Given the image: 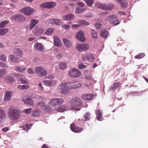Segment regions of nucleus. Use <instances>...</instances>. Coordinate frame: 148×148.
<instances>
[{
	"label": "nucleus",
	"mask_w": 148,
	"mask_h": 148,
	"mask_svg": "<svg viewBox=\"0 0 148 148\" xmlns=\"http://www.w3.org/2000/svg\"><path fill=\"white\" fill-rule=\"evenodd\" d=\"M9 119L12 120H17L20 116V110L17 108L13 106H10L7 113Z\"/></svg>",
	"instance_id": "nucleus-1"
},
{
	"label": "nucleus",
	"mask_w": 148,
	"mask_h": 148,
	"mask_svg": "<svg viewBox=\"0 0 148 148\" xmlns=\"http://www.w3.org/2000/svg\"><path fill=\"white\" fill-rule=\"evenodd\" d=\"M64 102V100L62 98H56L51 99L49 102V104L53 107L56 108L62 105Z\"/></svg>",
	"instance_id": "nucleus-2"
},
{
	"label": "nucleus",
	"mask_w": 148,
	"mask_h": 148,
	"mask_svg": "<svg viewBox=\"0 0 148 148\" xmlns=\"http://www.w3.org/2000/svg\"><path fill=\"white\" fill-rule=\"evenodd\" d=\"M74 83V82H72L62 83L60 85V87L58 89L59 91L61 93L66 94L68 92L69 90L67 85Z\"/></svg>",
	"instance_id": "nucleus-3"
},
{
	"label": "nucleus",
	"mask_w": 148,
	"mask_h": 148,
	"mask_svg": "<svg viewBox=\"0 0 148 148\" xmlns=\"http://www.w3.org/2000/svg\"><path fill=\"white\" fill-rule=\"evenodd\" d=\"M36 74L40 77L46 76L47 73L45 69L42 67L38 66L35 68Z\"/></svg>",
	"instance_id": "nucleus-4"
},
{
	"label": "nucleus",
	"mask_w": 148,
	"mask_h": 148,
	"mask_svg": "<svg viewBox=\"0 0 148 148\" xmlns=\"http://www.w3.org/2000/svg\"><path fill=\"white\" fill-rule=\"evenodd\" d=\"M96 5L98 8L104 10H111L114 7V5L112 4L106 5L102 4L99 3H96Z\"/></svg>",
	"instance_id": "nucleus-5"
},
{
	"label": "nucleus",
	"mask_w": 148,
	"mask_h": 148,
	"mask_svg": "<svg viewBox=\"0 0 148 148\" xmlns=\"http://www.w3.org/2000/svg\"><path fill=\"white\" fill-rule=\"evenodd\" d=\"M75 46L76 49L80 51H86L89 47V45L86 43H77Z\"/></svg>",
	"instance_id": "nucleus-6"
},
{
	"label": "nucleus",
	"mask_w": 148,
	"mask_h": 148,
	"mask_svg": "<svg viewBox=\"0 0 148 148\" xmlns=\"http://www.w3.org/2000/svg\"><path fill=\"white\" fill-rule=\"evenodd\" d=\"M69 74L72 77H77L81 75L80 71L77 69H72L69 71Z\"/></svg>",
	"instance_id": "nucleus-7"
},
{
	"label": "nucleus",
	"mask_w": 148,
	"mask_h": 148,
	"mask_svg": "<svg viewBox=\"0 0 148 148\" xmlns=\"http://www.w3.org/2000/svg\"><path fill=\"white\" fill-rule=\"evenodd\" d=\"M19 12L23 13L25 15H29L34 13V11L30 7H27L21 9L20 10Z\"/></svg>",
	"instance_id": "nucleus-8"
},
{
	"label": "nucleus",
	"mask_w": 148,
	"mask_h": 148,
	"mask_svg": "<svg viewBox=\"0 0 148 148\" xmlns=\"http://www.w3.org/2000/svg\"><path fill=\"white\" fill-rule=\"evenodd\" d=\"M107 19L111 23L115 25L119 23V21L117 19L116 17L114 15H110L108 17Z\"/></svg>",
	"instance_id": "nucleus-9"
},
{
	"label": "nucleus",
	"mask_w": 148,
	"mask_h": 148,
	"mask_svg": "<svg viewBox=\"0 0 148 148\" xmlns=\"http://www.w3.org/2000/svg\"><path fill=\"white\" fill-rule=\"evenodd\" d=\"M70 128L72 131L77 133H80L83 130V128L80 127L73 123L71 124Z\"/></svg>",
	"instance_id": "nucleus-10"
},
{
	"label": "nucleus",
	"mask_w": 148,
	"mask_h": 148,
	"mask_svg": "<svg viewBox=\"0 0 148 148\" xmlns=\"http://www.w3.org/2000/svg\"><path fill=\"white\" fill-rule=\"evenodd\" d=\"M22 100L25 104L33 105L34 103L33 100L29 96H25L22 98Z\"/></svg>",
	"instance_id": "nucleus-11"
},
{
	"label": "nucleus",
	"mask_w": 148,
	"mask_h": 148,
	"mask_svg": "<svg viewBox=\"0 0 148 148\" xmlns=\"http://www.w3.org/2000/svg\"><path fill=\"white\" fill-rule=\"evenodd\" d=\"M56 5V3L51 2L42 3L40 6L41 8L50 9L54 7Z\"/></svg>",
	"instance_id": "nucleus-12"
},
{
	"label": "nucleus",
	"mask_w": 148,
	"mask_h": 148,
	"mask_svg": "<svg viewBox=\"0 0 148 148\" xmlns=\"http://www.w3.org/2000/svg\"><path fill=\"white\" fill-rule=\"evenodd\" d=\"M71 105L73 106H80L82 104V102L80 99L76 97L71 101Z\"/></svg>",
	"instance_id": "nucleus-13"
},
{
	"label": "nucleus",
	"mask_w": 148,
	"mask_h": 148,
	"mask_svg": "<svg viewBox=\"0 0 148 148\" xmlns=\"http://www.w3.org/2000/svg\"><path fill=\"white\" fill-rule=\"evenodd\" d=\"M12 17L14 20L17 21H24L26 20L25 18L20 14L13 15Z\"/></svg>",
	"instance_id": "nucleus-14"
},
{
	"label": "nucleus",
	"mask_w": 148,
	"mask_h": 148,
	"mask_svg": "<svg viewBox=\"0 0 148 148\" xmlns=\"http://www.w3.org/2000/svg\"><path fill=\"white\" fill-rule=\"evenodd\" d=\"M44 31V30L43 29L39 28L37 26L35 28L34 33L35 36H39L41 35Z\"/></svg>",
	"instance_id": "nucleus-15"
},
{
	"label": "nucleus",
	"mask_w": 148,
	"mask_h": 148,
	"mask_svg": "<svg viewBox=\"0 0 148 148\" xmlns=\"http://www.w3.org/2000/svg\"><path fill=\"white\" fill-rule=\"evenodd\" d=\"M94 95L92 94H84L82 95V98L85 100L90 101L92 99Z\"/></svg>",
	"instance_id": "nucleus-16"
},
{
	"label": "nucleus",
	"mask_w": 148,
	"mask_h": 148,
	"mask_svg": "<svg viewBox=\"0 0 148 148\" xmlns=\"http://www.w3.org/2000/svg\"><path fill=\"white\" fill-rule=\"evenodd\" d=\"M77 38L80 41L84 42L85 39L84 34L82 31H79L76 35Z\"/></svg>",
	"instance_id": "nucleus-17"
},
{
	"label": "nucleus",
	"mask_w": 148,
	"mask_h": 148,
	"mask_svg": "<svg viewBox=\"0 0 148 148\" xmlns=\"http://www.w3.org/2000/svg\"><path fill=\"white\" fill-rule=\"evenodd\" d=\"M121 5V7L123 8H126L128 6L127 1L126 0H115Z\"/></svg>",
	"instance_id": "nucleus-18"
},
{
	"label": "nucleus",
	"mask_w": 148,
	"mask_h": 148,
	"mask_svg": "<svg viewBox=\"0 0 148 148\" xmlns=\"http://www.w3.org/2000/svg\"><path fill=\"white\" fill-rule=\"evenodd\" d=\"M34 47L36 50L40 51H42L44 50V46L41 43H36L34 44Z\"/></svg>",
	"instance_id": "nucleus-19"
},
{
	"label": "nucleus",
	"mask_w": 148,
	"mask_h": 148,
	"mask_svg": "<svg viewBox=\"0 0 148 148\" xmlns=\"http://www.w3.org/2000/svg\"><path fill=\"white\" fill-rule=\"evenodd\" d=\"M38 22L39 21L38 20L35 19L32 20L30 22L29 29L31 30H32Z\"/></svg>",
	"instance_id": "nucleus-20"
},
{
	"label": "nucleus",
	"mask_w": 148,
	"mask_h": 148,
	"mask_svg": "<svg viewBox=\"0 0 148 148\" xmlns=\"http://www.w3.org/2000/svg\"><path fill=\"white\" fill-rule=\"evenodd\" d=\"M68 108L65 106H57L55 108L56 111L60 112H63L67 110Z\"/></svg>",
	"instance_id": "nucleus-21"
},
{
	"label": "nucleus",
	"mask_w": 148,
	"mask_h": 148,
	"mask_svg": "<svg viewBox=\"0 0 148 148\" xmlns=\"http://www.w3.org/2000/svg\"><path fill=\"white\" fill-rule=\"evenodd\" d=\"M50 23L53 25H59L61 24V22L58 19H53L49 20Z\"/></svg>",
	"instance_id": "nucleus-22"
},
{
	"label": "nucleus",
	"mask_w": 148,
	"mask_h": 148,
	"mask_svg": "<svg viewBox=\"0 0 148 148\" xmlns=\"http://www.w3.org/2000/svg\"><path fill=\"white\" fill-rule=\"evenodd\" d=\"M109 34L108 31L105 29H101L100 31L99 34L100 36L106 38Z\"/></svg>",
	"instance_id": "nucleus-23"
},
{
	"label": "nucleus",
	"mask_w": 148,
	"mask_h": 148,
	"mask_svg": "<svg viewBox=\"0 0 148 148\" xmlns=\"http://www.w3.org/2000/svg\"><path fill=\"white\" fill-rule=\"evenodd\" d=\"M74 18V16L72 14H67L64 16L62 17L63 20L66 21L72 20Z\"/></svg>",
	"instance_id": "nucleus-24"
},
{
	"label": "nucleus",
	"mask_w": 148,
	"mask_h": 148,
	"mask_svg": "<svg viewBox=\"0 0 148 148\" xmlns=\"http://www.w3.org/2000/svg\"><path fill=\"white\" fill-rule=\"evenodd\" d=\"M81 86V84L78 83L68 86V88L69 90L76 89L79 88Z\"/></svg>",
	"instance_id": "nucleus-25"
},
{
	"label": "nucleus",
	"mask_w": 148,
	"mask_h": 148,
	"mask_svg": "<svg viewBox=\"0 0 148 148\" xmlns=\"http://www.w3.org/2000/svg\"><path fill=\"white\" fill-rule=\"evenodd\" d=\"M12 92L9 91H6V93L4 97L5 100L8 101L10 100L11 97Z\"/></svg>",
	"instance_id": "nucleus-26"
},
{
	"label": "nucleus",
	"mask_w": 148,
	"mask_h": 148,
	"mask_svg": "<svg viewBox=\"0 0 148 148\" xmlns=\"http://www.w3.org/2000/svg\"><path fill=\"white\" fill-rule=\"evenodd\" d=\"M26 68L25 67L20 66H16L14 69V70L17 72L20 73H23L26 70Z\"/></svg>",
	"instance_id": "nucleus-27"
},
{
	"label": "nucleus",
	"mask_w": 148,
	"mask_h": 148,
	"mask_svg": "<svg viewBox=\"0 0 148 148\" xmlns=\"http://www.w3.org/2000/svg\"><path fill=\"white\" fill-rule=\"evenodd\" d=\"M54 41L55 45L57 47L60 46L61 43L58 37L57 36H55L54 37Z\"/></svg>",
	"instance_id": "nucleus-28"
},
{
	"label": "nucleus",
	"mask_w": 148,
	"mask_h": 148,
	"mask_svg": "<svg viewBox=\"0 0 148 148\" xmlns=\"http://www.w3.org/2000/svg\"><path fill=\"white\" fill-rule=\"evenodd\" d=\"M6 117V114L5 112L2 110L0 109V123Z\"/></svg>",
	"instance_id": "nucleus-29"
},
{
	"label": "nucleus",
	"mask_w": 148,
	"mask_h": 148,
	"mask_svg": "<svg viewBox=\"0 0 148 148\" xmlns=\"http://www.w3.org/2000/svg\"><path fill=\"white\" fill-rule=\"evenodd\" d=\"M63 41L66 47H71V43L69 40L64 38L63 39Z\"/></svg>",
	"instance_id": "nucleus-30"
},
{
	"label": "nucleus",
	"mask_w": 148,
	"mask_h": 148,
	"mask_svg": "<svg viewBox=\"0 0 148 148\" xmlns=\"http://www.w3.org/2000/svg\"><path fill=\"white\" fill-rule=\"evenodd\" d=\"M97 119L99 121L102 117V114L99 109H98L95 111Z\"/></svg>",
	"instance_id": "nucleus-31"
},
{
	"label": "nucleus",
	"mask_w": 148,
	"mask_h": 148,
	"mask_svg": "<svg viewBox=\"0 0 148 148\" xmlns=\"http://www.w3.org/2000/svg\"><path fill=\"white\" fill-rule=\"evenodd\" d=\"M120 83L119 82L114 83L111 86L110 89L113 90H115L117 88L120 86Z\"/></svg>",
	"instance_id": "nucleus-32"
},
{
	"label": "nucleus",
	"mask_w": 148,
	"mask_h": 148,
	"mask_svg": "<svg viewBox=\"0 0 148 148\" xmlns=\"http://www.w3.org/2000/svg\"><path fill=\"white\" fill-rule=\"evenodd\" d=\"M44 82L47 86H53L55 84L54 82L52 81L45 80L44 81Z\"/></svg>",
	"instance_id": "nucleus-33"
},
{
	"label": "nucleus",
	"mask_w": 148,
	"mask_h": 148,
	"mask_svg": "<svg viewBox=\"0 0 148 148\" xmlns=\"http://www.w3.org/2000/svg\"><path fill=\"white\" fill-rule=\"evenodd\" d=\"M9 31L7 28H0V35H3Z\"/></svg>",
	"instance_id": "nucleus-34"
},
{
	"label": "nucleus",
	"mask_w": 148,
	"mask_h": 148,
	"mask_svg": "<svg viewBox=\"0 0 148 148\" xmlns=\"http://www.w3.org/2000/svg\"><path fill=\"white\" fill-rule=\"evenodd\" d=\"M14 53L17 54L20 57H22L23 56L22 51L19 49H15L14 51Z\"/></svg>",
	"instance_id": "nucleus-35"
},
{
	"label": "nucleus",
	"mask_w": 148,
	"mask_h": 148,
	"mask_svg": "<svg viewBox=\"0 0 148 148\" xmlns=\"http://www.w3.org/2000/svg\"><path fill=\"white\" fill-rule=\"evenodd\" d=\"M5 81L11 83L15 81L14 78L10 76H7L5 78Z\"/></svg>",
	"instance_id": "nucleus-36"
},
{
	"label": "nucleus",
	"mask_w": 148,
	"mask_h": 148,
	"mask_svg": "<svg viewBox=\"0 0 148 148\" xmlns=\"http://www.w3.org/2000/svg\"><path fill=\"white\" fill-rule=\"evenodd\" d=\"M90 114L89 112H87L85 113L83 116V119L85 121H87L90 119Z\"/></svg>",
	"instance_id": "nucleus-37"
},
{
	"label": "nucleus",
	"mask_w": 148,
	"mask_h": 148,
	"mask_svg": "<svg viewBox=\"0 0 148 148\" xmlns=\"http://www.w3.org/2000/svg\"><path fill=\"white\" fill-rule=\"evenodd\" d=\"M145 56V54L144 53H141L135 56L134 58L136 59H140L144 57Z\"/></svg>",
	"instance_id": "nucleus-38"
},
{
	"label": "nucleus",
	"mask_w": 148,
	"mask_h": 148,
	"mask_svg": "<svg viewBox=\"0 0 148 148\" xmlns=\"http://www.w3.org/2000/svg\"><path fill=\"white\" fill-rule=\"evenodd\" d=\"M40 111L39 110H34L32 114L33 116H39L40 115Z\"/></svg>",
	"instance_id": "nucleus-39"
},
{
	"label": "nucleus",
	"mask_w": 148,
	"mask_h": 148,
	"mask_svg": "<svg viewBox=\"0 0 148 148\" xmlns=\"http://www.w3.org/2000/svg\"><path fill=\"white\" fill-rule=\"evenodd\" d=\"M85 10L84 8H77L75 9V12L77 14H79L85 11Z\"/></svg>",
	"instance_id": "nucleus-40"
},
{
	"label": "nucleus",
	"mask_w": 148,
	"mask_h": 148,
	"mask_svg": "<svg viewBox=\"0 0 148 148\" xmlns=\"http://www.w3.org/2000/svg\"><path fill=\"white\" fill-rule=\"evenodd\" d=\"M89 6H91L94 3V1L93 0H84Z\"/></svg>",
	"instance_id": "nucleus-41"
},
{
	"label": "nucleus",
	"mask_w": 148,
	"mask_h": 148,
	"mask_svg": "<svg viewBox=\"0 0 148 148\" xmlns=\"http://www.w3.org/2000/svg\"><path fill=\"white\" fill-rule=\"evenodd\" d=\"M91 34L92 36L94 38H97V34L95 31L93 29H92L91 32Z\"/></svg>",
	"instance_id": "nucleus-42"
},
{
	"label": "nucleus",
	"mask_w": 148,
	"mask_h": 148,
	"mask_svg": "<svg viewBox=\"0 0 148 148\" xmlns=\"http://www.w3.org/2000/svg\"><path fill=\"white\" fill-rule=\"evenodd\" d=\"M8 21H4L0 23V27H5V25L8 23Z\"/></svg>",
	"instance_id": "nucleus-43"
},
{
	"label": "nucleus",
	"mask_w": 148,
	"mask_h": 148,
	"mask_svg": "<svg viewBox=\"0 0 148 148\" xmlns=\"http://www.w3.org/2000/svg\"><path fill=\"white\" fill-rule=\"evenodd\" d=\"M53 32V29H52L49 28L47 29L45 33L47 35H50Z\"/></svg>",
	"instance_id": "nucleus-44"
},
{
	"label": "nucleus",
	"mask_w": 148,
	"mask_h": 148,
	"mask_svg": "<svg viewBox=\"0 0 148 148\" xmlns=\"http://www.w3.org/2000/svg\"><path fill=\"white\" fill-rule=\"evenodd\" d=\"M79 23L84 25L87 26L88 25L89 23L88 22L84 20H81L79 21Z\"/></svg>",
	"instance_id": "nucleus-45"
},
{
	"label": "nucleus",
	"mask_w": 148,
	"mask_h": 148,
	"mask_svg": "<svg viewBox=\"0 0 148 148\" xmlns=\"http://www.w3.org/2000/svg\"><path fill=\"white\" fill-rule=\"evenodd\" d=\"M32 111V109L31 108L27 109H25L23 110L24 112L27 114L31 113Z\"/></svg>",
	"instance_id": "nucleus-46"
},
{
	"label": "nucleus",
	"mask_w": 148,
	"mask_h": 148,
	"mask_svg": "<svg viewBox=\"0 0 148 148\" xmlns=\"http://www.w3.org/2000/svg\"><path fill=\"white\" fill-rule=\"evenodd\" d=\"M66 66V63L64 62H62L60 64V69H64Z\"/></svg>",
	"instance_id": "nucleus-47"
},
{
	"label": "nucleus",
	"mask_w": 148,
	"mask_h": 148,
	"mask_svg": "<svg viewBox=\"0 0 148 148\" xmlns=\"http://www.w3.org/2000/svg\"><path fill=\"white\" fill-rule=\"evenodd\" d=\"M88 60L92 61L94 60L93 56L91 55H87Z\"/></svg>",
	"instance_id": "nucleus-48"
},
{
	"label": "nucleus",
	"mask_w": 148,
	"mask_h": 148,
	"mask_svg": "<svg viewBox=\"0 0 148 148\" xmlns=\"http://www.w3.org/2000/svg\"><path fill=\"white\" fill-rule=\"evenodd\" d=\"M6 74L5 70L4 69H2L0 70V77Z\"/></svg>",
	"instance_id": "nucleus-49"
},
{
	"label": "nucleus",
	"mask_w": 148,
	"mask_h": 148,
	"mask_svg": "<svg viewBox=\"0 0 148 148\" xmlns=\"http://www.w3.org/2000/svg\"><path fill=\"white\" fill-rule=\"evenodd\" d=\"M0 59L1 60L5 61L6 59V57L5 55L3 54L0 56Z\"/></svg>",
	"instance_id": "nucleus-50"
},
{
	"label": "nucleus",
	"mask_w": 148,
	"mask_h": 148,
	"mask_svg": "<svg viewBox=\"0 0 148 148\" xmlns=\"http://www.w3.org/2000/svg\"><path fill=\"white\" fill-rule=\"evenodd\" d=\"M28 73L30 74H33L34 73V70L31 68H29L27 69Z\"/></svg>",
	"instance_id": "nucleus-51"
},
{
	"label": "nucleus",
	"mask_w": 148,
	"mask_h": 148,
	"mask_svg": "<svg viewBox=\"0 0 148 148\" xmlns=\"http://www.w3.org/2000/svg\"><path fill=\"white\" fill-rule=\"evenodd\" d=\"M86 66L84 65L82 63L79 64L78 66V68L79 69H82L86 68Z\"/></svg>",
	"instance_id": "nucleus-52"
},
{
	"label": "nucleus",
	"mask_w": 148,
	"mask_h": 148,
	"mask_svg": "<svg viewBox=\"0 0 148 148\" xmlns=\"http://www.w3.org/2000/svg\"><path fill=\"white\" fill-rule=\"evenodd\" d=\"M78 6L81 7H84V3L81 2H78L77 3Z\"/></svg>",
	"instance_id": "nucleus-53"
},
{
	"label": "nucleus",
	"mask_w": 148,
	"mask_h": 148,
	"mask_svg": "<svg viewBox=\"0 0 148 148\" xmlns=\"http://www.w3.org/2000/svg\"><path fill=\"white\" fill-rule=\"evenodd\" d=\"M102 25L100 23H97L95 24V27L97 29H100L102 27Z\"/></svg>",
	"instance_id": "nucleus-54"
},
{
	"label": "nucleus",
	"mask_w": 148,
	"mask_h": 148,
	"mask_svg": "<svg viewBox=\"0 0 148 148\" xmlns=\"http://www.w3.org/2000/svg\"><path fill=\"white\" fill-rule=\"evenodd\" d=\"M20 80L23 84H27L28 83V81L25 79H21Z\"/></svg>",
	"instance_id": "nucleus-55"
},
{
	"label": "nucleus",
	"mask_w": 148,
	"mask_h": 148,
	"mask_svg": "<svg viewBox=\"0 0 148 148\" xmlns=\"http://www.w3.org/2000/svg\"><path fill=\"white\" fill-rule=\"evenodd\" d=\"M62 27L65 29H69L70 28L69 26L67 25H62Z\"/></svg>",
	"instance_id": "nucleus-56"
},
{
	"label": "nucleus",
	"mask_w": 148,
	"mask_h": 148,
	"mask_svg": "<svg viewBox=\"0 0 148 148\" xmlns=\"http://www.w3.org/2000/svg\"><path fill=\"white\" fill-rule=\"evenodd\" d=\"M0 67H7V66H6V64L3 62H0Z\"/></svg>",
	"instance_id": "nucleus-57"
},
{
	"label": "nucleus",
	"mask_w": 148,
	"mask_h": 148,
	"mask_svg": "<svg viewBox=\"0 0 148 148\" xmlns=\"http://www.w3.org/2000/svg\"><path fill=\"white\" fill-rule=\"evenodd\" d=\"M35 98L37 99L42 100L44 99V98L43 97H40L38 95L36 96Z\"/></svg>",
	"instance_id": "nucleus-58"
},
{
	"label": "nucleus",
	"mask_w": 148,
	"mask_h": 148,
	"mask_svg": "<svg viewBox=\"0 0 148 148\" xmlns=\"http://www.w3.org/2000/svg\"><path fill=\"white\" fill-rule=\"evenodd\" d=\"M45 105V103L42 102H40L38 103V106H40L42 108L43 107L44 105Z\"/></svg>",
	"instance_id": "nucleus-59"
},
{
	"label": "nucleus",
	"mask_w": 148,
	"mask_h": 148,
	"mask_svg": "<svg viewBox=\"0 0 148 148\" xmlns=\"http://www.w3.org/2000/svg\"><path fill=\"white\" fill-rule=\"evenodd\" d=\"M38 87L41 90H43V88L42 87V84L41 83H39L38 86Z\"/></svg>",
	"instance_id": "nucleus-60"
},
{
	"label": "nucleus",
	"mask_w": 148,
	"mask_h": 148,
	"mask_svg": "<svg viewBox=\"0 0 148 148\" xmlns=\"http://www.w3.org/2000/svg\"><path fill=\"white\" fill-rule=\"evenodd\" d=\"M19 58H15L13 62L14 63H17L19 62Z\"/></svg>",
	"instance_id": "nucleus-61"
},
{
	"label": "nucleus",
	"mask_w": 148,
	"mask_h": 148,
	"mask_svg": "<svg viewBox=\"0 0 148 148\" xmlns=\"http://www.w3.org/2000/svg\"><path fill=\"white\" fill-rule=\"evenodd\" d=\"M82 59L84 60H88L87 55L83 56L82 57Z\"/></svg>",
	"instance_id": "nucleus-62"
},
{
	"label": "nucleus",
	"mask_w": 148,
	"mask_h": 148,
	"mask_svg": "<svg viewBox=\"0 0 148 148\" xmlns=\"http://www.w3.org/2000/svg\"><path fill=\"white\" fill-rule=\"evenodd\" d=\"M80 26V25L79 24H74L72 25V27L74 28H76Z\"/></svg>",
	"instance_id": "nucleus-63"
},
{
	"label": "nucleus",
	"mask_w": 148,
	"mask_h": 148,
	"mask_svg": "<svg viewBox=\"0 0 148 148\" xmlns=\"http://www.w3.org/2000/svg\"><path fill=\"white\" fill-rule=\"evenodd\" d=\"M15 57L14 56V55H11L10 56V58L11 60L12 61H13L14 60V59L15 58Z\"/></svg>",
	"instance_id": "nucleus-64"
}]
</instances>
